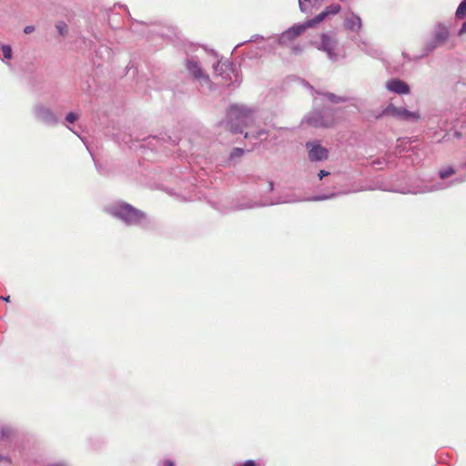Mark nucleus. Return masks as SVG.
<instances>
[{"instance_id": "nucleus-1", "label": "nucleus", "mask_w": 466, "mask_h": 466, "mask_svg": "<svg viewBox=\"0 0 466 466\" xmlns=\"http://www.w3.org/2000/svg\"><path fill=\"white\" fill-rule=\"evenodd\" d=\"M258 116V109L244 104H233L228 111L221 125L231 133L243 134L244 127L251 126Z\"/></svg>"}, {"instance_id": "nucleus-2", "label": "nucleus", "mask_w": 466, "mask_h": 466, "mask_svg": "<svg viewBox=\"0 0 466 466\" xmlns=\"http://www.w3.org/2000/svg\"><path fill=\"white\" fill-rule=\"evenodd\" d=\"M106 211L127 226L147 228L150 223L146 213L125 202L108 205Z\"/></svg>"}, {"instance_id": "nucleus-3", "label": "nucleus", "mask_w": 466, "mask_h": 466, "mask_svg": "<svg viewBox=\"0 0 466 466\" xmlns=\"http://www.w3.org/2000/svg\"><path fill=\"white\" fill-rule=\"evenodd\" d=\"M455 174V168L451 166H447L444 167H441L439 172L438 176L441 178L440 181H432L430 184H420L414 187L411 190L408 191H401V193H410V194H425V193H431L436 191H441L446 190L451 187H453L456 184H461L464 181L463 178L456 177L452 180L446 181L447 178L451 177Z\"/></svg>"}, {"instance_id": "nucleus-4", "label": "nucleus", "mask_w": 466, "mask_h": 466, "mask_svg": "<svg viewBox=\"0 0 466 466\" xmlns=\"http://www.w3.org/2000/svg\"><path fill=\"white\" fill-rule=\"evenodd\" d=\"M334 123L335 118L333 110L325 106L321 110L313 109L308 113L302 120V124H306L309 127L315 128L330 127Z\"/></svg>"}, {"instance_id": "nucleus-5", "label": "nucleus", "mask_w": 466, "mask_h": 466, "mask_svg": "<svg viewBox=\"0 0 466 466\" xmlns=\"http://www.w3.org/2000/svg\"><path fill=\"white\" fill-rule=\"evenodd\" d=\"M317 49L327 54L328 58L332 62H337L341 58L339 52V39L335 33H322L319 42H315Z\"/></svg>"}, {"instance_id": "nucleus-6", "label": "nucleus", "mask_w": 466, "mask_h": 466, "mask_svg": "<svg viewBox=\"0 0 466 466\" xmlns=\"http://www.w3.org/2000/svg\"><path fill=\"white\" fill-rule=\"evenodd\" d=\"M449 28L442 23H438L434 26L433 35L431 39L428 40L423 47L425 54L423 56H427L430 53L433 52L437 47L442 46L449 38Z\"/></svg>"}, {"instance_id": "nucleus-7", "label": "nucleus", "mask_w": 466, "mask_h": 466, "mask_svg": "<svg viewBox=\"0 0 466 466\" xmlns=\"http://www.w3.org/2000/svg\"><path fill=\"white\" fill-rule=\"evenodd\" d=\"M214 71L217 75L222 76L224 79L230 80L228 86H238L242 81L241 75L238 69L235 68L232 63L228 61H218L214 66Z\"/></svg>"}, {"instance_id": "nucleus-8", "label": "nucleus", "mask_w": 466, "mask_h": 466, "mask_svg": "<svg viewBox=\"0 0 466 466\" xmlns=\"http://www.w3.org/2000/svg\"><path fill=\"white\" fill-rule=\"evenodd\" d=\"M33 114L37 121L46 126L55 127L59 123V116L56 115L50 106L41 102L34 105Z\"/></svg>"}, {"instance_id": "nucleus-9", "label": "nucleus", "mask_w": 466, "mask_h": 466, "mask_svg": "<svg viewBox=\"0 0 466 466\" xmlns=\"http://www.w3.org/2000/svg\"><path fill=\"white\" fill-rule=\"evenodd\" d=\"M309 27H313L309 19L302 24L294 25L278 36V42L280 46H289Z\"/></svg>"}, {"instance_id": "nucleus-10", "label": "nucleus", "mask_w": 466, "mask_h": 466, "mask_svg": "<svg viewBox=\"0 0 466 466\" xmlns=\"http://www.w3.org/2000/svg\"><path fill=\"white\" fill-rule=\"evenodd\" d=\"M380 116H390L400 120L418 121L420 114L412 112L406 108L397 107L393 104H389L381 112Z\"/></svg>"}, {"instance_id": "nucleus-11", "label": "nucleus", "mask_w": 466, "mask_h": 466, "mask_svg": "<svg viewBox=\"0 0 466 466\" xmlns=\"http://www.w3.org/2000/svg\"><path fill=\"white\" fill-rule=\"evenodd\" d=\"M308 150L309 159L311 162H319L328 159L329 150L321 146L319 141H308L305 144Z\"/></svg>"}, {"instance_id": "nucleus-12", "label": "nucleus", "mask_w": 466, "mask_h": 466, "mask_svg": "<svg viewBox=\"0 0 466 466\" xmlns=\"http://www.w3.org/2000/svg\"><path fill=\"white\" fill-rule=\"evenodd\" d=\"M186 67L190 73V75L199 82L201 86H210V79L209 76L204 73L202 67L199 63L194 58H190L187 60Z\"/></svg>"}, {"instance_id": "nucleus-13", "label": "nucleus", "mask_w": 466, "mask_h": 466, "mask_svg": "<svg viewBox=\"0 0 466 466\" xmlns=\"http://www.w3.org/2000/svg\"><path fill=\"white\" fill-rule=\"evenodd\" d=\"M342 25L347 32L359 34L362 29L363 24L359 15L349 10L344 15Z\"/></svg>"}, {"instance_id": "nucleus-14", "label": "nucleus", "mask_w": 466, "mask_h": 466, "mask_svg": "<svg viewBox=\"0 0 466 466\" xmlns=\"http://www.w3.org/2000/svg\"><path fill=\"white\" fill-rule=\"evenodd\" d=\"M385 87L388 91L397 95H408L410 92L409 85L399 78L388 80L385 84Z\"/></svg>"}, {"instance_id": "nucleus-15", "label": "nucleus", "mask_w": 466, "mask_h": 466, "mask_svg": "<svg viewBox=\"0 0 466 466\" xmlns=\"http://www.w3.org/2000/svg\"><path fill=\"white\" fill-rule=\"evenodd\" d=\"M317 93V96L314 97V103L316 106H318L319 104H321L325 101H329L330 102L331 104H339V103H343V102H346L348 99L346 96H337L333 93H329V92H316Z\"/></svg>"}, {"instance_id": "nucleus-16", "label": "nucleus", "mask_w": 466, "mask_h": 466, "mask_svg": "<svg viewBox=\"0 0 466 466\" xmlns=\"http://www.w3.org/2000/svg\"><path fill=\"white\" fill-rule=\"evenodd\" d=\"M341 7L339 4H331L327 6L324 11L319 13L314 18L309 19L313 26L322 22L327 16L330 15H337L340 11Z\"/></svg>"}, {"instance_id": "nucleus-17", "label": "nucleus", "mask_w": 466, "mask_h": 466, "mask_svg": "<svg viewBox=\"0 0 466 466\" xmlns=\"http://www.w3.org/2000/svg\"><path fill=\"white\" fill-rule=\"evenodd\" d=\"M324 0H299V10L304 14H311L319 9Z\"/></svg>"}, {"instance_id": "nucleus-18", "label": "nucleus", "mask_w": 466, "mask_h": 466, "mask_svg": "<svg viewBox=\"0 0 466 466\" xmlns=\"http://www.w3.org/2000/svg\"><path fill=\"white\" fill-rule=\"evenodd\" d=\"M268 135L269 132L264 128H259L258 130L248 131L244 133L245 138L255 140V143L266 140Z\"/></svg>"}, {"instance_id": "nucleus-19", "label": "nucleus", "mask_w": 466, "mask_h": 466, "mask_svg": "<svg viewBox=\"0 0 466 466\" xmlns=\"http://www.w3.org/2000/svg\"><path fill=\"white\" fill-rule=\"evenodd\" d=\"M244 150L239 147H235L232 149V151L229 154V157L228 159V162L229 165H234L236 163V159L239 158L243 156Z\"/></svg>"}, {"instance_id": "nucleus-20", "label": "nucleus", "mask_w": 466, "mask_h": 466, "mask_svg": "<svg viewBox=\"0 0 466 466\" xmlns=\"http://www.w3.org/2000/svg\"><path fill=\"white\" fill-rule=\"evenodd\" d=\"M1 58L3 61L10 60L13 57V51L10 45H2L1 46Z\"/></svg>"}, {"instance_id": "nucleus-21", "label": "nucleus", "mask_w": 466, "mask_h": 466, "mask_svg": "<svg viewBox=\"0 0 466 466\" xmlns=\"http://www.w3.org/2000/svg\"><path fill=\"white\" fill-rule=\"evenodd\" d=\"M15 431L14 430L7 425H4L0 429V439L1 440H8L14 435Z\"/></svg>"}, {"instance_id": "nucleus-22", "label": "nucleus", "mask_w": 466, "mask_h": 466, "mask_svg": "<svg viewBox=\"0 0 466 466\" xmlns=\"http://www.w3.org/2000/svg\"><path fill=\"white\" fill-rule=\"evenodd\" d=\"M350 191H345V192H342V194H349ZM341 195V193H331L329 195H319V196H315L313 198H311L309 200L311 201H322V200H327V199H330V198H336L338 196Z\"/></svg>"}, {"instance_id": "nucleus-23", "label": "nucleus", "mask_w": 466, "mask_h": 466, "mask_svg": "<svg viewBox=\"0 0 466 466\" xmlns=\"http://www.w3.org/2000/svg\"><path fill=\"white\" fill-rule=\"evenodd\" d=\"M258 206H262L261 204L257 205L250 202H245V203H238L233 208H231V210H242V209H248V208H253Z\"/></svg>"}, {"instance_id": "nucleus-24", "label": "nucleus", "mask_w": 466, "mask_h": 466, "mask_svg": "<svg viewBox=\"0 0 466 466\" xmlns=\"http://www.w3.org/2000/svg\"><path fill=\"white\" fill-rule=\"evenodd\" d=\"M456 17L459 19H462L466 17V0H463L458 6L456 10Z\"/></svg>"}, {"instance_id": "nucleus-25", "label": "nucleus", "mask_w": 466, "mask_h": 466, "mask_svg": "<svg viewBox=\"0 0 466 466\" xmlns=\"http://www.w3.org/2000/svg\"><path fill=\"white\" fill-rule=\"evenodd\" d=\"M56 28L62 36L66 35L68 30L67 25L62 21L56 25Z\"/></svg>"}, {"instance_id": "nucleus-26", "label": "nucleus", "mask_w": 466, "mask_h": 466, "mask_svg": "<svg viewBox=\"0 0 466 466\" xmlns=\"http://www.w3.org/2000/svg\"><path fill=\"white\" fill-rule=\"evenodd\" d=\"M77 119V115L74 112H69L66 116V121L68 123H74Z\"/></svg>"}, {"instance_id": "nucleus-27", "label": "nucleus", "mask_w": 466, "mask_h": 466, "mask_svg": "<svg viewBox=\"0 0 466 466\" xmlns=\"http://www.w3.org/2000/svg\"><path fill=\"white\" fill-rule=\"evenodd\" d=\"M157 466H175V463H174V461H172L170 460H164V461H160L157 463Z\"/></svg>"}, {"instance_id": "nucleus-28", "label": "nucleus", "mask_w": 466, "mask_h": 466, "mask_svg": "<svg viewBox=\"0 0 466 466\" xmlns=\"http://www.w3.org/2000/svg\"><path fill=\"white\" fill-rule=\"evenodd\" d=\"M47 466H70V465L66 461H60L51 462Z\"/></svg>"}, {"instance_id": "nucleus-29", "label": "nucleus", "mask_w": 466, "mask_h": 466, "mask_svg": "<svg viewBox=\"0 0 466 466\" xmlns=\"http://www.w3.org/2000/svg\"><path fill=\"white\" fill-rule=\"evenodd\" d=\"M385 164V160H380V159H378V160H375L372 162V166H378V168L381 169L383 168L382 165Z\"/></svg>"}, {"instance_id": "nucleus-30", "label": "nucleus", "mask_w": 466, "mask_h": 466, "mask_svg": "<svg viewBox=\"0 0 466 466\" xmlns=\"http://www.w3.org/2000/svg\"><path fill=\"white\" fill-rule=\"evenodd\" d=\"M34 31H35V26L34 25H26L24 28V33L26 34V35H29V34L33 33Z\"/></svg>"}, {"instance_id": "nucleus-31", "label": "nucleus", "mask_w": 466, "mask_h": 466, "mask_svg": "<svg viewBox=\"0 0 466 466\" xmlns=\"http://www.w3.org/2000/svg\"><path fill=\"white\" fill-rule=\"evenodd\" d=\"M2 462L10 463L11 460H10V458L8 456L0 454V463H2Z\"/></svg>"}, {"instance_id": "nucleus-32", "label": "nucleus", "mask_w": 466, "mask_h": 466, "mask_svg": "<svg viewBox=\"0 0 466 466\" xmlns=\"http://www.w3.org/2000/svg\"><path fill=\"white\" fill-rule=\"evenodd\" d=\"M329 173L328 171H325V170H320L318 174V177L321 180L323 179L325 177H327Z\"/></svg>"}, {"instance_id": "nucleus-33", "label": "nucleus", "mask_w": 466, "mask_h": 466, "mask_svg": "<svg viewBox=\"0 0 466 466\" xmlns=\"http://www.w3.org/2000/svg\"><path fill=\"white\" fill-rule=\"evenodd\" d=\"M466 33V22H464L462 25H461V27L460 28L459 32H458V35H462L463 34Z\"/></svg>"}, {"instance_id": "nucleus-34", "label": "nucleus", "mask_w": 466, "mask_h": 466, "mask_svg": "<svg viewBox=\"0 0 466 466\" xmlns=\"http://www.w3.org/2000/svg\"><path fill=\"white\" fill-rule=\"evenodd\" d=\"M240 466H256V463L252 460L246 461L243 464Z\"/></svg>"}, {"instance_id": "nucleus-35", "label": "nucleus", "mask_w": 466, "mask_h": 466, "mask_svg": "<svg viewBox=\"0 0 466 466\" xmlns=\"http://www.w3.org/2000/svg\"><path fill=\"white\" fill-rule=\"evenodd\" d=\"M267 185H268L267 186L268 187L267 190L271 192L273 190V188H274V183L272 181H268Z\"/></svg>"}, {"instance_id": "nucleus-36", "label": "nucleus", "mask_w": 466, "mask_h": 466, "mask_svg": "<svg viewBox=\"0 0 466 466\" xmlns=\"http://www.w3.org/2000/svg\"><path fill=\"white\" fill-rule=\"evenodd\" d=\"M286 130H287V129H286V128H283V127L279 128V129H278V134H279V136H281V135H282V133H283L284 131H286Z\"/></svg>"}, {"instance_id": "nucleus-37", "label": "nucleus", "mask_w": 466, "mask_h": 466, "mask_svg": "<svg viewBox=\"0 0 466 466\" xmlns=\"http://www.w3.org/2000/svg\"><path fill=\"white\" fill-rule=\"evenodd\" d=\"M273 204H278V201H275V202H269V203H262L261 205H262V206H266V205H273Z\"/></svg>"}, {"instance_id": "nucleus-38", "label": "nucleus", "mask_w": 466, "mask_h": 466, "mask_svg": "<svg viewBox=\"0 0 466 466\" xmlns=\"http://www.w3.org/2000/svg\"><path fill=\"white\" fill-rule=\"evenodd\" d=\"M2 299L8 302L10 300V297L9 296L2 297Z\"/></svg>"}, {"instance_id": "nucleus-39", "label": "nucleus", "mask_w": 466, "mask_h": 466, "mask_svg": "<svg viewBox=\"0 0 466 466\" xmlns=\"http://www.w3.org/2000/svg\"><path fill=\"white\" fill-rule=\"evenodd\" d=\"M258 35H254V36H253L249 41H250V42H253V41H255V39H254V38H258Z\"/></svg>"}, {"instance_id": "nucleus-40", "label": "nucleus", "mask_w": 466, "mask_h": 466, "mask_svg": "<svg viewBox=\"0 0 466 466\" xmlns=\"http://www.w3.org/2000/svg\"><path fill=\"white\" fill-rule=\"evenodd\" d=\"M465 167H466V162H465Z\"/></svg>"}]
</instances>
